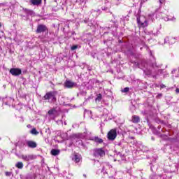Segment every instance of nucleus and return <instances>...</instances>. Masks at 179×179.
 <instances>
[{
	"label": "nucleus",
	"instance_id": "1",
	"mask_svg": "<svg viewBox=\"0 0 179 179\" xmlns=\"http://www.w3.org/2000/svg\"><path fill=\"white\" fill-rule=\"evenodd\" d=\"M43 100H48V103H55L57 101V91L47 92L43 97Z\"/></svg>",
	"mask_w": 179,
	"mask_h": 179
},
{
	"label": "nucleus",
	"instance_id": "2",
	"mask_svg": "<svg viewBox=\"0 0 179 179\" xmlns=\"http://www.w3.org/2000/svg\"><path fill=\"white\" fill-rule=\"evenodd\" d=\"M137 23H138V27H148V20H146V17L143 15H141L138 17H137Z\"/></svg>",
	"mask_w": 179,
	"mask_h": 179
},
{
	"label": "nucleus",
	"instance_id": "3",
	"mask_svg": "<svg viewBox=\"0 0 179 179\" xmlns=\"http://www.w3.org/2000/svg\"><path fill=\"white\" fill-rule=\"evenodd\" d=\"M107 138L108 141H115L117 138V129H113L108 131L107 134Z\"/></svg>",
	"mask_w": 179,
	"mask_h": 179
},
{
	"label": "nucleus",
	"instance_id": "4",
	"mask_svg": "<svg viewBox=\"0 0 179 179\" xmlns=\"http://www.w3.org/2000/svg\"><path fill=\"white\" fill-rule=\"evenodd\" d=\"M48 115L52 120H55V117L58 115V110H57V108H52L50 109L48 112Z\"/></svg>",
	"mask_w": 179,
	"mask_h": 179
},
{
	"label": "nucleus",
	"instance_id": "5",
	"mask_svg": "<svg viewBox=\"0 0 179 179\" xmlns=\"http://www.w3.org/2000/svg\"><path fill=\"white\" fill-rule=\"evenodd\" d=\"M37 157L34 155H21V159L24 160V162H30L31 160H34Z\"/></svg>",
	"mask_w": 179,
	"mask_h": 179
},
{
	"label": "nucleus",
	"instance_id": "6",
	"mask_svg": "<svg viewBox=\"0 0 179 179\" xmlns=\"http://www.w3.org/2000/svg\"><path fill=\"white\" fill-rule=\"evenodd\" d=\"M106 155V152L103 149H96L94 150V156L95 157H103Z\"/></svg>",
	"mask_w": 179,
	"mask_h": 179
},
{
	"label": "nucleus",
	"instance_id": "7",
	"mask_svg": "<svg viewBox=\"0 0 179 179\" xmlns=\"http://www.w3.org/2000/svg\"><path fill=\"white\" fill-rule=\"evenodd\" d=\"M10 73L13 75V76H19V75H22V69H10Z\"/></svg>",
	"mask_w": 179,
	"mask_h": 179
},
{
	"label": "nucleus",
	"instance_id": "8",
	"mask_svg": "<svg viewBox=\"0 0 179 179\" xmlns=\"http://www.w3.org/2000/svg\"><path fill=\"white\" fill-rule=\"evenodd\" d=\"M65 87H67V89H72V87H76L77 86L76 83L72 82L71 80H66L64 83Z\"/></svg>",
	"mask_w": 179,
	"mask_h": 179
},
{
	"label": "nucleus",
	"instance_id": "9",
	"mask_svg": "<svg viewBox=\"0 0 179 179\" xmlns=\"http://www.w3.org/2000/svg\"><path fill=\"white\" fill-rule=\"evenodd\" d=\"M47 27L44 24H39L36 29V33H44V31H47Z\"/></svg>",
	"mask_w": 179,
	"mask_h": 179
},
{
	"label": "nucleus",
	"instance_id": "10",
	"mask_svg": "<svg viewBox=\"0 0 179 179\" xmlns=\"http://www.w3.org/2000/svg\"><path fill=\"white\" fill-rule=\"evenodd\" d=\"M165 43L168 44H174L177 41V38L175 37H166L164 39Z\"/></svg>",
	"mask_w": 179,
	"mask_h": 179
},
{
	"label": "nucleus",
	"instance_id": "11",
	"mask_svg": "<svg viewBox=\"0 0 179 179\" xmlns=\"http://www.w3.org/2000/svg\"><path fill=\"white\" fill-rule=\"evenodd\" d=\"M26 143L28 148H31V149H35V148H37V143H36V141H27Z\"/></svg>",
	"mask_w": 179,
	"mask_h": 179
},
{
	"label": "nucleus",
	"instance_id": "12",
	"mask_svg": "<svg viewBox=\"0 0 179 179\" xmlns=\"http://www.w3.org/2000/svg\"><path fill=\"white\" fill-rule=\"evenodd\" d=\"M131 121L134 122V124H138V122H141V117H139L138 115H133Z\"/></svg>",
	"mask_w": 179,
	"mask_h": 179
},
{
	"label": "nucleus",
	"instance_id": "13",
	"mask_svg": "<svg viewBox=\"0 0 179 179\" xmlns=\"http://www.w3.org/2000/svg\"><path fill=\"white\" fill-rule=\"evenodd\" d=\"M31 5L38 6V5L41 4V0H30Z\"/></svg>",
	"mask_w": 179,
	"mask_h": 179
},
{
	"label": "nucleus",
	"instance_id": "14",
	"mask_svg": "<svg viewBox=\"0 0 179 179\" xmlns=\"http://www.w3.org/2000/svg\"><path fill=\"white\" fill-rule=\"evenodd\" d=\"M72 160L76 162V163H79V162H80V155H74L72 158Z\"/></svg>",
	"mask_w": 179,
	"mask_h": 179
},
{
	"label": "nucleus",
	"instance_id": "15",
	"mask_svg": "<svg viewBox=\"0 0 179 179\" xmlns=\"http://www.w3.org/2000/svg\"><path fill=\"white\" fill-rule=\"evenodd\" d=\"M23 162H18L15 164V167L17 169H20V170H22L23 169Z\"/></svg>",
	"mask_w": 179,
	"mask_h": 179
},
{
	"label": "nucleus",
	"instance_id": "16",
	"mask_svg": "<svg viewBox=\"0 0 179 179\" xmlns=\"http://www.w3.org/2000/svg\"><path fill=\"white\" fill-rule=\"evenodd\" d=\"M51 155H52V156H58V155H59V150L52 149L51 150Z\"/></svg>",
	"mask_w": 179,
	"mask_h": 179
},
{
	"label": "nucleus",
	"instance_id": "17",
	"mask_svg": "<svg viewBox=\"0 0 179 179\" xmlns=\"http://www.w3.org/2000/svg\"><path fill=\"white\" fill-rule=\"evenodd\" d=\"M94 141L96 142V143H103V139H101L99 137H95Z\"/></svg>",
	"mask_w": 179,
	"mask_h": 179
},
{
	"label": "nucleus",
	"instance_id": "18",
	"mask_svg": "<svg viewBox=\"0 0 179 179\" xmlns=\"http://www.w3.org/2000/svg\"><path fill=\"white\" fill-rule=\"evenodd\" d=\"M31 134H32V135H38V131H37L36 129H32Z\"/></svg>",
	"mask_w": 179,
	"mask_h": 179
},
{
	"label": "nucleus",
	"instance_id": "19",
	"mask_svg": "<svg viewBox=\"0 0 179 179\" xmlns=\"http://www.w3.org/2000/svg\"><path fill=\"white\" fill-rule=\"evenodd\" d=\"M129 92V87H125L124 89L122 90V93H128Z\"/></svg>",
	"mask_w": 179,
	"mask_h": 179
},
{
	"label": "nucleus",
	"instance_id": "20",
	"mask_svg": "<svg viewBox=\"0 0 179 179\" xmlns=\"http://www.w3.org/2000/svg\"><path fill=\"white\" fill-rule=\"evenodd\" d=\"M96 100H99V101H100V100H101V94H99L97 95Z\"/></svg>",
	"mask_w": 179,
	"mask_h": 179
},
{
	"label": "nucleus",
	"instance_id": "21",
	"mask_svg": "<svg viewBox=\"0 0 179 179\" xmlns=\"http://www.w3.org/2000/svg\"><path fill=\"white\" fill-rule=\"evenodd\" d=\"M76 48H78V45H73V46L71 47L72 50H76Z\"/></svg>",
	"mask_w": 179,
	"mask_h": 179
},
{
	"label": "nucleus",
	"instance_id": "22",
	"mask_svg": "<svg viewBox=\"0 0 179 179\" xmlns=\"http://www.w3.org/2000/svg\"><path fill=\"white\" fill-rule=\"evenodd\" d=\"M160 87L161 89H164V87H166V85L164 84H161Z\"/></svg>",
	"mask_w": 179,
	"mask_h": 179
},
{
	"label": "nucleus",
	"instance_id": "23",
	"mask_svg": "<svg viewBox=\"0 0 179 179\" xmlns=\"http://www.w3.org/2000/svg\"><path fill=\"white\" fill-rule=\"evenodd\" d=\"M159 2L162 4L164 3V2H166V0H159Z\"/></svg>",
	"mask_w": 179,
	"mask_h": 179
},
{
	"label": "nucleus",
	"instance_id": "24",
	"mask_svg": "<svg viewBox=\"0 0 179 179\" xmlns=\"http://www.w3.org/2000/svg\"><path fill=\"white\" fill-rule=\"evenodd\" d=\"M11 173L10 172H6V176H7V177L10 176Z\"/></svg>",
	"mask_w": 179,
	"mask_h": 179
},
{
	"label": "nucleus",
	"instance_id": "25",
	"mask_svg": "<svg viewBox=\"0 0 179 179\" xmlns=\"http://www.w3.org/2000/svg\"><path fill=\"white\" fill-rule=\"evenodd\" d=\"M152 16H155V14H154V13H152V14H149V15H148V17H152Z\"/></svg>",
	"mask_w": 179,
	"mask_h": 179
},
{
	"label": "nucleus",
	"instance_id": "26",
	"mask_svg": "<svg viewBox=\"0 0 179 179\" xmlns=\"http://www.w3.org/2000/svg\"><path fill=\"white\" fill-rule=\"evenodd\" d=\"M145 2H148V0H142L141 3H145Z\"/></svg>",
	"mask_w": 179,
	"mask_h": 179
},
{
	"label": "nucleus",
	"instance_id": "27",
	"mask_svg": "<svg viewBox=\"0 0 179 179\" xmlns=\"http://www.w3.org/2000/svg\"><path fill=\"white\" fill-rule=\"evenodd\" d=\"M138 68H141L142 69H143L142 68V66H141V63H138Z\"/></svg>",
	"mask_w": 179,
	"mask_h": 179
},
{
	"label": "nucleus",
	"instance_id": "28",
	"mask_svg": "<svg viewBox=\"0 0 179 179\" xmlns=\"http://www.w3.org/2000/svg\"><path fill=\"white\" fill-rule=\"evenodd\" d=\"M102 173H106L104 167L102 169Z\"/></svg>",
	"mask_w": 179,
	"mask_h": 179
},
{
	"label": "nucleus",
	"instance_id": "29",
	"mask_svg": "<svg viewBox=\"0 0 179 179\" xmlns=\"http://www.w3.org/2000/svg\"><path fill=\"white\" fill-rule=\"evenodd\" d=\"M176 92V93H179V88H177Z\"/></svg>",
	"mask_w": 179,
	"mask_h": 179
},
{
	"label": "nucleus",
	"instance_id": "30",
	"mask_svg": "<svg viewBox=\"0 0 179 179\" xmlns=\"http://www.w3.org/2000/svg\"><path fill=\"white\" fill-rule=\"evenodd\" d=\"M176 71H177V70L173 69V70L172 71V73H176Z\"/></svg>",
	"mask_w": 179,
	"mask_h": 179
},
{
	"label": "nucleus",
	"instance_id": "31",
	"mask_svg": "<svg viewBox=\"0 0 179 179\" xmlns=\"http://www.w3.org/2000/svg\"><path fill=\"white\" fill-rule=\"evenodd\" d=\"M29 13H33V11L32 10H29Z\"/></svg>",
	"mask_w": 179,
	"mask_h": 179
},
{
	"label": "nucleus",
	"instance_id": "32",
	"mask_svg": "<svg viewBox=\"0 0 179 179\" xmlns=\"http://www.w3.org/2000/svg\"><path fill=\"white\" fill-rule=\"evenodd\" d=\"M64 125H66V122H64Z\"/></svg>",
	"mask_w": 179,
	"mask_h": 179
},
{
	"label": "nucleus",
	"instance_id": "33",
	"mask_svg": "<svg viewBox=\"0 0 179 179\" xmlns=\"http://www.w3.org/2000/svg\"><path fill=\"white\" fill-rule=\"evenodd\" d=\"M158 129H160V127H158Z\"/></svg>",
	"mask_w": 179,
	"mask_h": 179
},
{
	"label": "nucleus",
	"instance_id": "34",
	"mask_svg": "<svg viewBox=\"0 0 179 179\" xmlns=\"http://www.w3.org/2000/svg\"><path fill=\"white\" fill-rule=\"evenodd\" d=\"M159 96H162V94H159Z\"/></svg>",
	"mask_w": 179,
	"mask_h": 179
},
{
	"label": "nucleus",
	"instance_id": "35",
	"mask_svg": "<svg viewBox=\"0 0 179 179\" xmlns=\"http://www.w3.org/2000/svg\"><path fill=\"white\" fill-rule=\"evenodd\" d=\"M0 27H1V24H0Z\"/></svg>",
	"mask_w": 179,
	"mask_h": 179
}]
</instances>
